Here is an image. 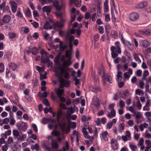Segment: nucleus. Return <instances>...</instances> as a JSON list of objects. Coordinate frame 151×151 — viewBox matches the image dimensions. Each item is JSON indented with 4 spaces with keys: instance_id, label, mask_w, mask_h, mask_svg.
<instances>
[{
    "instance_id": "nucleus-45",
    "label": "nucleus",
    "mask_w": 151,
    "mask_h": 151,
    "mask_svg": "<svg viewBox=\"0 0 151 151\" xmlns=\"http://www.w3.org/2000/svg\"><path fill=\"white\" fill-rule=\"evenodd\" d=\"M134 57L136 61L138 63H141V60L137 54H135L134 55Z\"/></svg>"
},
{
    "instance_id": "nucleus-22",
    "label": "nucleus",
    "mask_w": 151,
    "mask_h": 151,
    "mask_svg": "<svg viewBox=\"0 0 151 151\" xmlns=\"http://www.w3.org/2000/svg\"><path fill=\"white\" fill-rule=\"evenodd\" d=\"M74 38L75 37L74 36L71 35L70 36V38L68 40L69 43V46L70 49V50L73 47L72 42L74 40Z\"/></svg>"
},
{
    "instance_id": "nucleus-20",
    "label": "nucleus",
    "mask_w": 151,
    "mask_h": 151,
    "mask_svg": "<svg viewBox=\"0 0 151 151\" xmlns=\"http://www.w3.org/2000/svg\"><path fill=\"white\" fill-rule=\"evenodd\" d=\"M27 123L25 122H22L20 125L19 128L22 131H25L27 129Z\"/></svg>"
},
{
    "instance_id": "nucleus-15",
    "label": "nucleus",
    "mask_w": 151,
    "mask_h": 151,
    "mask_svg": "<svg viewBox=\"0 0 151 151\" xmlns=\"http://www.w3.org/2000/svg\"><path fill=\"white\" fill-rule=\"evenodd\" d=\"M63 66L65 68L68 67L72 64V62L71 61V59H70V58L69 59H68L67 61L63 60Z\"/></svg>"
},
{
    "instance_id": "nucleus-9",
    "label": "nucleus",
    "mask_w": 151,
    "mask_h": 151,
    "mask_svg": "<svg viewBox=\"0 0 151 151\" xmlns=\"http://www.w3.org/2000/svg\"><path fill=\"white\" fill-rule=\"evenodd\" d=\"M126 135L122 136L121 137L122 139L124 141L130 140L131 139V134L129 131H126Z\"/></svg>"
},
{
    "instance_id": "nucleus-41",
    "label": "nucleus",
    "mask_w": 151,
    "mask_h": 151,
    "mask_svg": "<svg viewBox=\"0 0 151 151\" xmlns=\"http://www.w3.org/2000/svg\"><path fill=\"white\" fill-rule=\"evenodd\" d=\"M51 134L55 137H58L60 135V133L58 131L53 130L51 132Z\"/></svg>"
},
{
    "instance_id": "nucleus-5",
    "label": "nucleus",
    "mask_w": 151,
    "mask_h": 151,
    "mask_svg": "<svg viewBox=\"0 0 151 151\" xmlns=\"http://www.w3.org/2000/svg\"><path fill=\"white\" fill-rule=\"evenodd\" d=\"M65 20L63 19H61L59 22L54 23V25L57 27L61 29L64 27V24Z\"/></svg>"
},
{
    "instance_id": "nucleus-25",
    "label": "nucleus",
    "mask_w": 151,
    "mask_h": 151,
    "mask_svg": "<svg viewBox=\"0 0 151 151\" xmlns=\"http://www.w3.org/2000/svg\"><path fill=\"white\" fill-rule=\"evenodd\" d=\"M116 116V112L115 110H111L110 113H108L107 115L108 117L111 118L114 117Z\"/></svg>"
},
{
    "instance_id": "nucleus-42",
    "label": "nucleus",
    "mask_w": 151,
    "mask_h": 151,
    "mask_svg": "<svg viewBox=\"0 0 151 151\" xmlns=\"http://www.w3.org/2000/svg\"><path fill=\"white\" fill-rule=\"evenodd\" d=\"M9 37L10 39H13L16 37V34L14 32H9L8 34Z\"/></svg>"
},
{
    "instance_id": "nucleus-8",
    "label": "nucleus",
    "mask_w": 151,
    "mask_h": 151,
    "mask_svg": "<svg viewBox=\"0 0 151 151\" xmlns=\"http://www.w3.org/2000/svg\"><path fill=\"white\" fill-rule=\"evenodd\" d=\"M53 4L57 10H60L62 8H65V4L63 3H62L60 5H59L58 2L57 1H53Z\"/></svg>"
},
{
    "instance_id": "nucleus-21",
    "label": "nucleus",
    "mask_w": 151,
    "mask_h": 151,
    "mask_svg": "<svg viewBox=\"0 0 151 151\" xmlns=\"http://www.w3.org/2000/svg\"><path fill=\"white\" fill-rule=\"evenodd\" d=\"M135 116L136 118V122L137 123H139V119L142 117V115L140 112L137 111L136 113H135Z\"/></svg>"
},
{
    "instance_id": "nucleus-29",
    "label": "nucleus",
    "mask_w": 151,
    "mask_h": 151,
    "mask_svg": "<svg viewBox=\"0 0 151 151\" xmlns=\"http://www.w3.org/2000/svg\"><path fill=\"white\" fill-rule=\"evenodd\" d=\"M149 75V72L147 70H145L143 73V77L142 79V80H145L146 79V77L148 76Z\"/></svg>"
},
{
    "instance_id": "nucleus-27",
    "label": "nucleus",
    "mask_w": 151,
    "mask_h": 151,
    "mask_svg": "<svg viewBox=\"0 0 151 151\" xmlns=\"http://www.w3.org/2000/svg\"><path fill=\"white\" fill-rule=\"evenodd\" d=\"M41 63H47L49 61V58H46L44 56V55H41Z\"/></svg>"
},
{
    "instance_id": "nucleus-28",
    "label": "nucleus",
    "mask_w": 151,
    "mask_h": 151,
    "mask_svg": "<svg viewBox=\"0 0 151 151\" xmlns=\"http://www.w3.org/2000/svg\"><path fill=\"white\" fill-rule=\"evenodd\" d=\"M9 68L12 69L13 70H15L17 68L16 65L13 63H10L9 64Z\"/></svg>"
},
{
    "instance_id": "nucleus-61",
    "label": "nucleus",
    "mask_w": 151,
    "mask_h": 151,
    "mask_svg": "<svg viewBox=\"0 0 151 151\" xmlns=\"http://www.w3.org/2000/svg\"><path fill=\"white\" fill-rule=\"evenodd\" d=\"M4 66L3 64L0 63V72H2L4 71Z\"/></svg>"
},
{
    "instance_id": "nucleus-38",
    "label": "nucleus",
    "mask_w": 151,
    "mask_h": 151,
    "mask_svg": "<svg viewBox=\"0 0 151 151\" xmlns=\"http://www.w3.org/2000/svg\"><path fill=\"white\" fill-rule=\"evenodd\" d=\"M94 105L96 107L98 108L100 106V103L98 99L97 98L94 99L93 102Z\"/></svg>"
},
{
    "instance_id": "nucleus-7",
    "label": "nucleus",
    "mask_w": 151,
    "mask_h": 151,
    "mask_svg": "<svg viewBox=\"0 0 151 151\" xmlns=\"http://www.w3.org/2000/svg\"><path fill=\"white\" fill-rule=\"evenodd\" d=\"M139 17V14L135 12L131 13L129 16V19L132 21H134L137 20Z\"/></svg>"
},
{
    "instance_id": "nucleus-59",
    "label": "nucleus",
    "mask_w": 151,
    "mask_h": 151,
    "mask_svg": "<svg viewBox=\"0 0 151 151\" xmlns=\"http://www.w3.org/2000/svg\"><path fill=\"white\" fill-rule=\"evenodd\" d=\"M98 73L100 75H101L102 74H104L105 72L103 68H101L99 69V70L98 71Z\"/></svg>"
},
{
    "instance_id": "nucleus-34",
    "label": "nucleus",
    "mask_w": 151,
    "mask_h": 151,
    "mask_svg": "<svg viewBox=\"0 0 151 151\" xmlns=\"http://www.w3.org/2000/svg\"><path fill=\"white\" fill-rule=\"evenodd\" d=\"M31 148L32 150L35 149L37 151L39 150V146L37 143H36L34 145H32Z\"/></svg>"
},
{
    "instance_id": "nucleus-17",
    "label": "nucleus",
    "mask_w": 151,
    "mask_h": 151,
    "mask_svg": "<svg viewBox=\"0 0 151 151\" xmlns=\"http://www.w3.org/2000/svg\"><path fill=\"white\" fill-rule=\"evenodd\" d=\"M51 145L52 148L53 149H57L58 148L59 145L57 142L55 140L52 139Z\"/></svg>"
},
{
    "instance_id": "nucleus-51",
    "label": "nucleus",
    "mask_w": 151,
    "mask_h": 151,
    "mask_svg": "<svg viewBox=\"0 0 151 151\" xmlns=\"http://www.w3.org/2000/svg\"><path fill=\"white\" fill-rule=\"evenodd\" d=\"M145 143L147 144V146L146 147H147V148L150 149L151 148V142L149 140H146Z\"/></svg>"
},
{
    "instance_id": "nucleus-26",
    "label": "nucleus",
    "mask_w": 151,
    "mask_h": 151,
    "mask_svg": "<svg viewBox=\"0 0 151 151\" xmlns=\"http://www.w3.org/2000/svg\"><path fill=\"white\" fill-rule=\"evenodd\" d=\"M13 137L15 139H16L20 135V133L19 131L16 129H14L13 131Z\"/></svg>"
},
{
    "instance_id": "nucleus-56",
    "label": "nucleus",
    "mask_w": 151,
    "mask_h": 151,
    "mask_svg": "<svg viewBox=\"0 0 151 151\" xmlns=\"http://www.w3.org/2000/svg\"><path fill=\"white\" fill-rule=\"evenodd\" d=\"M25 87V85L24 83H21L19 84V87L20 89H24Z\"/></svg>"
},
{
    "instance_id": "nucleus-30",
    "label": "nucleus",
    "mask_w": 151,
    "mask_h": 151,
    "mask_svg": "<svg viewBox=\"0 0 151 151\" xmlns=\"http://www.w3.org/2000/svg\"><path fill=\"white\" fill-rule=\"evenodd\" d=\"M31 73L29 71H27L24 73V77L26 79H28L31 76Z\"/></svg>"
},
{
    "instance_id": "nucleus-14",
    "label": "nucleus",
    "mask_w": 151,
    "mask_h": 151,
    "mask_svg": "<svg viewBox=\"0 0 151 151\" xmlns=\"http://www.w3.org/2000/svg\"><path fill=\"white\" fill-rule=\"evenodd\" d=\"M51 9L52 7L50 6H45L42 8L43 12H46L47 15L50 14Z\"/></svg>"
},
{
    "instance_id": "nucleus-39",
    "label": "nucleus",
    "mask_w": 151,
    "mask_h": 151,
    "mask_svg": "<svg viewBox=\"0 0 151 151\" xmlns=\"http://www.w3.org/2000/svg\"><path fill=\"white\" fill-rule=\"evenodd\" d=\"M108 0H105V1L104 4V11L107 12L109 10V6L108 5Z\"/></svg>"
},
{
    "instance_id": "nucleus-40",
    "label": "nucleus",
    "mask_w": 151,
    "mask_h": 151,
    "mask_svg": "<svg viewBox=\"0 0 151 151\" xmlns=\"http://www.w3.org/2000/svg\"><path fill=\"white\" fill-rule=\"evenodd\" d=\"M135 93L139 95H142L144 94L143 91L139 89H137L136 90Z\"/></svg>"
},
{
    "instance_id": "nucleus-2",
    "label": "nucleus",
    "mask_w": 151,
    "mask_h": 151,
    "mask_svg": "<svg viewBox=\"0 0 151 151\" xmlns=\"http://www.w3.org/2000/svg\"><path fill=\"white\" fill-rule=\"evenodd\" d=\"M102 80L103 82V83L105 85L106 81L109 82L110 83H112V79L111 78L110 75L108 73H105L102 76Z\"/></svg>"
},
{
    "instance_id": "nucleus-58",
    "label": "nucleus",
    "mask_w": 151,
    "mask_h": 151,
    "mask_svg": "<svg viewBox=\"0 0 151 151\" xmlns=\"http://www.w3.org/2000/svg\"><path fill=\"white\" fill-rule=\"evenodd\" d=\"M46 73H45L43 74H40V78L41 80L46 79Z\"/></svg>"
},
{
    "instance_id": "nucleus-48",
    "label": "nucleus",
    "mask_w": 151,
    "mask_h": 151,
    "mask_svg": "<svg viewBox=\"0 0 151 151\" xmlns=\"http://www.w3.org/2000/svg\"><path fill=\"white\" fill-rule=\"evenodd\" d=\"M111 35L112 37L116 39L117 37V34L116 33L115 31L114 30H112L111 32Z\"/></svg>"
},
{
    "instance_id": "nucleus-47",
    "label": "nucleus",
    "mask_w": 151,
    "mask_h": 151,
    "mask_svg": "<svg viewBox=\"0 0 151 151\" xmlns=\"http://www.w3.org/2000/svg\"><path fill=\"white\" fill-rule=\"evenodd\" d=\"M49 142L47 141H44L42 143V146L43 148L45 149V147L48 146L49 144Z\"/></svg>"
},
{
    "instance_id": "nucleus-37",
    "label": "nucleus",
    "mask_w": 151,
    "mask_h": 151,
    "mask_svg": "<svg viewBox=\"0 0 151 151\" xmlns=\"http://www.w3.org/2000/svg\"><path fill=\"white\" fill-rule=\"evenodd\" d=\"M26 137V135L24 134H22L21 136L18 137L17 139L18 141H23Z\"/></svg>"
},
{
    "instance_id": "nucleus-36",
    "label": "nucleus",
    "mask_w": 151,
    "mask_h": 151,
    "mask_svg": "<svg viewBox=\"0 0 151 151\" xmlns=\"http://www.w3.org/2000/svg\"><path fill=\"white\" fill-rule=\"evenodd\" d=\"M122 74V72L121 71H119L117 73V74L116 75V77H117L116 79V81L118 82L120 81L122 79L121 75Z\"/></svg>"
},
{
    "instance_id": "nucleus-33",
    "label": "nucleus",
    "mask_w": 151,
    "mask_h": 151,
    "mask_svg": "<svg viewBox=\"0 0 151 151\" xmlns=\"http://www.w3.org/2000/svg\"><path fill=\"white\" fill-rule=\"evenodd\" d=\"M65 147H63V151H66L69 150V144L68 141H66L65 142Z\"/></svg>"
},
{
    "instance_id": "nucleus-31",
    "label": "nucleus",
    "mask_w": 151,
    "mask_h": 151,
    "mask_svg": "<svg viewBox=\"0 0 151 151\" xmlns=\"http://www.w3.org/2000/svg\"><path fill=\"white\" fill-rule=\"evenodd\" d=\"M150 106V101L149 100H147V102L146 103L145 106H144L143 108V110L146 111H149V107Z\"/></svg>"
},
{
    "instance_id": "nucleus-3",
    "label": "nucleus",
    "mask_w": 151,
    "mask_h": 151,
    "mask_svg": "<svg viewBox=\"0 0 151 151\" xmlns=\"http://www.w3.org/2000/svg\"><path fill=\"white\" fill-rule=\"evenodd\" d=\"M54 25V23L52 20L47 22L45 24L44 28L45 30L50 29H52V26Z\"/></svg>"
},
{
    "instance_id": "nucleus-4",
    "label": "nucleus",
    "mask_w": 151,
    "mask_h": 151,
    "mask_svg": "<svg viewBox=\"0 0 151 151\" xmlns=\"http://www.w3.org/2000/svg\"><path fill=\"white\" fill-rule=\"evenodd\" d=\"M59 125L61 130L64 131L68 132L70 130V128L69 127H67V124L65 122L63 123H59Z\"/></svg>"
},
{
    "instance_id": "nucleus-19",
    "label": "nucleus",
    "mask_w": 151,
    "mask_h": 151,
    "mask_svg": "<svg viewBox=\"0 0 151 151\" xmlns=\"http://www.w3.org/2000/svg\"><path fill=\"white\" fill-rule=\"evenodd\" d=\"M111 51L116 52L119 54H120L121 52V49L120 47H116L114 46H111Z\"/></svg>"
},
{
    "instance_id": "nucleus-63",
    "label": "nucleus",
    "mask_w": 151,
    "mask_h": 151,
    "mask_svg": "<svg viewBox=\"0 0 151 151\" xmlns=\"http://www.w3.org/2000/svg\"><path fill=\"white\" fill-rule=\"evenodd\" d=\"M49 118H43L42 120V123L45 124L49 122Z\"/></svg>"
},
{
    "instance_id": "nucleus-64",
    "label": "nucleus",
    "mask_w": 151,
    "mask_h": 151,
    "mask_svg": "<svg viewBox=\"0 0 151 151\" xmlns=\"http://www.w3.org/2000/svg\"><path fill=\"white\" fill-rule=\"evenodd\" d=\"M96 124L97 126H100L101 123L100 121V119L99 118L97 119L95 121Z\"/></svg>"
},
{
    "instance_id": "nucleus-16",
    "label": "nucleus",
    "mask_w": 151,
    "mask_h": 151,
    "mask_svg": "<svg viewBox=\"0 0 151 151\" xmlns=\"http://www.w3.org/2000/svg\"><path fill=\"white\" fill-rule=\"evenodd\" d=\"M140 45L145 47H147L150 45L149 42L146 40H141L139 42Z\"/></svg>"
},
{
    "instance_id": "nucleus-57",
    "label": "nucleus",
    "mask_w": 151,
    "mask_h": 151,
    "mask_svg": "<svg viewBox=\"0 0 151 151\" xmlns=\"http://www.w3.org/2000/svg\"><path fill=\"white\" fill-rule=\"evenodd\" d=\"M113 124L112 122H108L106 125V129H110L111 128Z\"/></svg>"
},
{
    "instance_id": "nucleus-10",
    "label": "nucleus",
    "mask_w": 151,
    "mask_h": 151,
    "mask_svg": "<svg viewBox=\"0 0 151 151\" xmlns=\"http://www.w3.org/2000/svg\"><path fill=\"white\" fill-rule=\"evenodd\" d=\"M10 4L11 5V8L12 12L13 13H15L17 7V4L14 1H11L9 2Z\"/></svg>"
},
{
    "instance_id": "nucleus-6",
    "label": "nucleus",
    "mask_w": 151,
    "mask_h": 151,
    "mask_svg": "<svg viewBox=\"0 0 151 151\" xmlns=\"http://www.w3.org/2000/svg\"><path fill=\"white\" fill-rule=\"evenodd\" d=\"M110 144L112 149L114 150H116L118 148V144L117 140L114 138H112L111 140Z\"/></svg>"
},
{
    "instance_id": "nucleus-11",
    "label": "nucleus",
    "mask_w": 151,
    "mask_h": 151,
    "mask_svg": "<svg viewBox=\"0 0 151 151\" xmlns=\"http://www.w3.org/2000/svg\"><path fill=\"white\" fill-rule=\"evenodd\" d=\"M63 87L60 85V88H56L55 89V91L58 95V97L61 96L62 94L64 92L63 90L60 88H63Z\"/></svg>"
},
{
    "instance_id": "nucleus-12",
    "label": "nucleus",
    "mask_w": 151,
    "mask_h": 151,
    "mask_svg": "<svg viewBox=\"0 0 151 151\" xmlns=\"http://www.w3.org/2000/svg\"><path fill=\"white\" fill-rule=\"evenodd\" d=\"M108 135V132L106 131L103 132L101 134L100 137L101 139H103L105 141H107L108 140V138L107 136Z\"/></svg>"
},
{
    "instance_id": "nucleus-46",
    "label": "nucleus",
    "mask_w": 151,
    "mask_h": 151,
    "mask_svg": "<svg viewBox=\"0 0 151 151\" xmlns=\"http://www.w3.org/2000/svg\"><path fill=\"white\" fill-rule=\"evenodd\" d=\"M112 57L113 58H116L118 56L119 54L117 52L111 51Z\"/></svg>"
},
{
    "instance_id": "nucleus-35",
    "label": "nucleus",
    "mask_w": 151,
    "mask_h": 151,
    "mask_svg": "<svg viewBox=\"0 0 151 151\" xmlns=\"http://www.w3.org/2000/svg\"><path fill=\"white\" fill-rule=\"evenodd\" d=\"M125 127L124 124V123H121L118 126V131L120 132H121L124 129Z\"/></svg>"
},
{
    "instance_id": "nucleus-24",
    "label": "nucleus",
    "mask_w": 151,
    "mask_h": 151,
    "mask_svg": "<svg viewBox=\"0 0 151 151\" xmlns=\"http://www.w3.org/2000/svg\"><path fill=\"white\" fill-rule=\"evenodd\" d=\"M31 52L32 55H36L39 52L38 48L36 46L32 48Z\"/></svg>"
},
{
    "instance_id": "nucleus-62",
    "label": "nucleus",
    "mask_w": 151,
    "mask_h": 151,
    "mask_svg": "<svg viewBox=\"0 0 151 151\" xmlns=\"http://www.w3.org/2000/svg\"><path fill=\"white\" fill-rule=\"evenodd\" d=\"M43 103L47 106H49L50 105L49 102L47 99H45L43 101Z\"/></svg>"
},
{
    "instance_id": "nucleus-55",
    "label": "nucleus",
    "mask_w": 151,
    "mask_h": 151,
    "mask_svg": "<svg viewBox=\"0 0 151 151\" xmlns=\"http://www.w3.org/2000/svg\"><path fill=\"white\" fill-rule=\"evenodd\" d=\"M151 35V30L148 29L147 30H145L144 35Z\"/></svg>"
},
{
    "instance_id": "nucleus-1",
    "label": "nucleus",
    "mask_w": 151,
    "mask_h": 151,
    "mask_svg": "<svg viewBox=\"0 0 151 151\" xmlns=\"http://www.w3.org/2000/svg\"><path fill=\"white\" fill-rule=\"evenodd\" d=\"M64 74V77L65 78H69L70 75L67 70L65 69L62 67L59 66L57 68L55 73V76L58 77V81H60L61 85L66 87L70 86V81H66L62 78V74Z\"/></svg>"
},
{
    "instance_id": "nucleus-18",
    "label": "nucleus",
    "mask_w": 151,
    "mask_h": 151,
    "mask_svg": "<svg viewBox=\"0 0 151 151\" xmlns=\"http://www.w3.org/2000/svg\"><path fill=\"white\" fill-rule=\"evenodd\" d=\"M2 19L4 22L7 23L10 21L11 18L9 15H5L4 16Z\"/></svg>"
},
{
    "instance_id": "nucleus-44",
    "label": "nucleus",
    "mask_w": 151,
    "mask_h": 151,
    "mask_svg": "<svg viewBox=\"0 0 151 151\" xmlns=\"http://www.w3.org/2000/svg\"><path fill=\"white\" fill-rule=\"evenodd\" d=\"M126 44L127 46L130 49V50H132L133 49V45L131 44V43L129 41H126Z\"/></svg>"
},
{
    "instance_id": "nucleus-32",
    "label": "nucleus",
    "mask_w": 151,
    "mask_h": 151,
    "mask_svg": "<svg viewBox=\"0 0 151 151\" xmlns=\"http://www.w3.org/2000/svg\"><path fill=\"white\" fill-rule=\"evenodd\" d=\"M92 91L94 92L97 93L98 92L100 91V88L98 86H94L92 87Z\"/></svg>"
},
{
    "instance_id": "nucleus-13",
    "label": "nucleus",
    "mask_w": 151,
    "mask_h": 151,
    "mask_svg": "<svg viewBox=\"0 0 151 151\" xmlns=\"http://www.w3.org/2000/svg\"><path fill=\"white\" fill-rule=\"evenodd\" d=\"M147 5L146 2H141L135 6V7L137 9H141L145 7Z\"/></svg>"
},
{
    "instance_id": "nucleus-50",
    "label": "nucleus",
    "mask_w": 151,
    "mask_h": 151,
    "mask_svg": "<svg viewBox=\"0 0 151 151\" xmlns=\"http://www.w3.org/2000/svg\"><path fill=\"white\" fill-rule=\"evenodd\" d=\"M39 96L40 97L45 98L47 97V93L46 92H44L41 95V93L40 92H39L38 93Z\"/></svg>"
},
{
    "instance_id": "nucleus-52",
    "label": "nucleus",
    "mask_w": 151,
    "mask_h": 151,
    "mask_svg": "<svg viewBox=\"0 0 151 151\" xmlns=\"http://www.w3.org/2000/svg\"><path fill=\"white\" fill-rule=\"evenodd\" d=\"M71 52L69 50H67L65 52V55L66 58H68V59H71Z\"/></svg>"
},
{
    "instance_id": "nucleus-60",
    "label": "nucleus",
    "mask_w": 151,
    "mask_h": 151,
    "mask_svg": "<svg viewBox=\"0 0 151 151\" xmlns=\"http://www.w3.org/2000/svg\"><path fill=\"white\" fill-rule=\"evenodd\" d=\"M136 106L139 110H140L142 107V105L139 100L138 101L136 102Z\"/></svg>"
},
{
    "instance_id": "nucleus-23",
    "label": "nucleus",
    "mask_w": 151,
    "mask_h": 151,
    "mask_svg": "<svg viewBox=\"0 0 151 151\" xmlns=\"http://www.w3.org/2000/svg\"><path fill=\"white\" fill-rule=\"evenodd\" d=\"M129 92L128 90L127 89L125 90L122 94V98L123 99H125L127 98L129 94Z\"/></svg>"
},
{
    "instance_id": "nucleus-54",
    "label": "nucleus",
    "mask_w": 151,
    "mask_h": 151,
    "mask_svg": "<svg viewBox=\"0 0 151 151\" xmlns=\"http://www.w3.org/2000/svg\"><path fill=\"white\" fill-rule=\"evenodd\" d=\"M145 84L144 82L140 80L139 81V87L142 89H143L144 88V86Z\"/></svg>"
},
{
    "instance_id": "nucleus-43",
    "label": "nucleus",
    "mask_w": 151,
    "mask_h": 151,
    "mask_svg": "<svg viewBox=\"0 0 151 151\" xmlns=\"http://www.w3.org/2000/svg\"><path fill=\"white\" fill-rule=\"evenodd\" d=\"M26 15L28 17H30L31 16V12L30 9L29 8H27L25 12Z\"/></svg>"
},
{
    "instance_id": "nucleus-53",
    "label": "nucleus",
    "mask_w": 151,
    "mask_h": 151,
    "mask_svg": "<svg viewBox=\"0 0 151 151\" xmlns=\"http://www.w3.org/2000/svg\"><path fill=\"white\" fill-rule=\"evenodd\" d=\"M129 147L132 151H135L137 148L136 146L131 144L129 145Z\"/></svg>"
},
{
    "instance_id": "nucleus-49",
    "label": "nucleus",
    "mask_w": 151,
    "mask_h": 151,
    "mask_svg": "<svg viewBox=\"0 0 151 151\" xmlns=\"http://www.w3.org/2000/svg\"><path fill=\"white\" fill-rule=\"evenodd\" d=\"M125 102L122 100L119 101V105L120 108H123L125 106Z\"/></svg>"
}]
</instances>
